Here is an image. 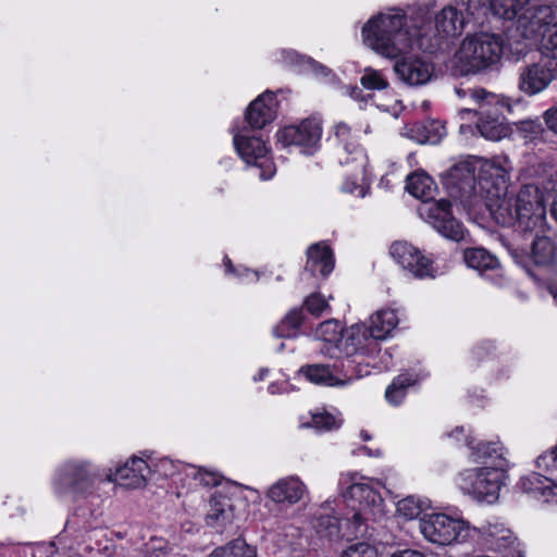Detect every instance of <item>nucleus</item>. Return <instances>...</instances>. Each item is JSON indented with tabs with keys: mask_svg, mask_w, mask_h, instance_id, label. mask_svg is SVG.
I'll use <instances>...</instances> for the list:
<instances>
[{
	"mask_svg": "<svg viewBox=\"0 0 557 557\" xmlns=\"http://www.w3.org/2000/svg\"><path fill=\"white\" fill-rule=\"evenodd\" d=\"M432 1L417 2L408 11L388 7L376 12L361 27L363 44L385 59H394L414 47L434 53L461 35L468 23L484 13L480 0H460L433 14Z\"/></svg>",
	"mask_w": 557,
	"mask_h": 557,
	"instance_id": "f257e3e1",
	"label": "nucleus"
},
{
	"mask_svg": "<svg viewBox=\"0 0 557 557\" xmlns=\"http://www.w3.org/2000/svg\"><path fill=\"white\" fill-rule=\"evenodd\" d=\"M459 186V198L469 209L483 203L492 218L503 226L517 225L523 233L543 231L546 226V195L543 187L523 185L513 196H508L509 160L496 157L481 160L478 182L468 168Z\"/></svg>",
	"mask_w": 557,
	"mask_h": 557,
	"instance_id": "f03ea898",
	"label": "nucleus"
},
{
	"mask_svg": "<svg viewBox=\"0 0 557 557\" xmlns=\"http://www.w3.org/2000/svg\"><path fill=\"white\" fill-rule=\"evenodd\" d=\"M338 485L346 510L339 508L335 499H327L314 512L312 520L315 534L329 542L355 535L367 520L384 515L379 480L346 472L341 474Z\"/></svg>",
	"mask_w": 557,
	"mask_h": 557,
	"instance_id": "7ed1b4c3",
	"label": "nucleus"
},
{
	"mask_svg": "<svg viewBox=\"0 0 557 557\" xmlns=\"http://www.w3.org/2000/svg\"><path fill=\"white\" fill-rule=\"evenodd\" d=\"M149 476V461L138 456H132L114 470L110 468L104 478L90 460L69 459L55 467L50 484L59 499L76 500L100 497V485L104 482H119L127 488H140L146 485Z\"/></svg>",
	"mask_w": 557,
	"mask_h": 557,
	"instance_id": "20e7f679",
	"label": "nucleus"
},
{
	"mask_svg": "<svg viewBox=\"0 0 557 557\" xmlns=\"http://www.w3.org/2000/svg\"><path fill=\"white\" fill-rule=\"evenodd\" d=\"M447 436L468 446L470 460L482 465L465 469L456 475L458 490L476 503L495 504L508 479L507 448L499 441L475 443L471 430L466 431L463 426H456Z\"/></svg>",
	"mask_w": 557,
	"mask_h": 557,
	"instance_id": "39448f33",
	"label": "nucleus"
},
{
	"mask_svg": "<svg viewBox=\"0 0 557 557\" xmlns=\"http://www.w3.org/2000/svg\"><path fill=\"white\" fill-rule=\"evenodd\" d=\"M406 189L410 195L423 201L418 212L434 230L444 237L456 242L463 238V225L453 216L450 202L443 199L430 202L435 196L436 185L429 174L421 171L409 175Z\"/></svg>",
	"mask_w": 557,
	"mask_h": 557,
	"instance_id": "423d86ee",
	"label": "nucleus"
},
{
	"mask_svg": "<svg viewBox=\"0 0 557 557\" xmlns=\"http://www.w3.org/2000/svg\"><path fill=\"white\" fill-rule=\"evenodd\" d=\"M518 41L536 46L541 54L557 65V4H540L519 16Z\"/></svg>",
	"mask_w": 557,
	"mask_h": 557,
	"instance_id": "0eeeda50",
	"label": "nucleus"
},
{
	"mask_svg": "<svg viewBox=\"0 0 557 557\" xmlns=\"http://www.w3.org/2000/svg\"><path fill=\"white\" fill-rule=\"evenodd\" d=\"M502 52L500 36L486 32L468 34L451 58V67L459 75L476 74L498 63Z\"/></svg>",
	"mask_w": 557,
	"mask_h": 557,
	"instance_id": "6e6552de",
	"label": "nucleus"
},
{
	"mask_svg": "<svg viewBox=\"0 0 557 557\" xmlns=\"http://www.w3.org/2000/svg\"><path fill=\"white\" fill-rule=\"evenodd\" d=\"M474 97L483 103L476 110H460L461 120H469L472 115H476L475 128L482 137L494 141L505 138L510 132L504 117L506 111H511L508 99L490 91H476Z\"/></svg>",
	"mask_w": 557,
	"mask_h": 557,
	"instance_id": "1a4fd4ad",
	"label": "nucleus"
},
{
	"mask_svg": "<svg viewBox=\"0 0 557 557\" xmlns=\"http://www.w3.org/2000/svg\"><path fill=\"white\" fill-rule=\"evenodd\" d=\"M539 471L521 475L516 488L536 500L557 504V443L535 459Z\"/></svg>",
	"mask_w": 557,
	"mask_h": 557,
	"instance_id": "9d476101",
	"label": "nucleus"
},
{
	"mask_svg": "<svg viewBox=\"0 0 557 557\" xmlns=\"http://www.w3.org/2000/svg\"><path fill=\"white\" fill-rule=\"evenodd\" d=\"M423 539L438 546H449L470 541L472 525L459 516L443 512L425 513L419 520Z\"/></svg>",
	"mask_w": 557,
	"mask_h": 557,
	"instance_id": "9b49d317",
	"label": "nucleus"
},
{
	"mask_svg": "<svg viewBox=\"0 0 557 557\" xmlns=\"http://www.w3.org/2000/svg\"><path fill=\"white\" fill-rule=\"evenodd\" d=\"M380 351V345L371 338L364 323H356L345 327L338 344V357L344 361L346 369L359 371L363 375L361 364L368 358L374 357Z\"/></svg>",
	"mask_w": 557,
	"mask_h": 557,
	"instance_id": "f8f14e48",
	"label": "nucleus"
},
{
	"mask_svg": "<svg viewBox=\"0 0 557 557\" xmlns=\"http://www.w3.org/2000/svg\"><path fill=\"white\" fill-rule=\"evenodd\" d=\"M233 143L239 157L258 171L260 180L267 181L274 176L276 169L269 158V149L265 141L257 136L250 128H233Z\"/></svg>",
	"mask_w": 557,
	"mask_h": 557,
	"instance_id": "ddd939ff",
	"label": "nucleus"
},
{
	"mask_svg": "<svg viewBox=\"0 0 557 557\" xmlns=\"http://www.w3.org/2000/svg\"><path fill=\"white\" fill-rule=\"evenodd\" d=\"M322 124L318 119H306L298 125H288L277 131L276 143L283 148H296L300 153L312 154L319 148Z\"/></svg>",
	"mask_w": 557,
	"mask_h": 557,
	"instance_id": "4468645a",
	"label": "nucleus"
},
{
	"mask_svg": "<svg viewBox=\"0 0 557 557\" xmlns=\"http://www.w3.org/2000/svg\"><path fill=\"white\" fill-rule=\"evenodd\" d=\"M404 54L405 52L393 59L396 60L393 69L397 78L409 87L424 86L430 83L435 74L434 63L423 55Z\"/></svg>",
	"mask_w": 557,
	"mask_h": 557,
	"instance_id": "2eb2a0df",
	"label": "nucleus"
},
{
	"mask_svg": "<svg viewBox=\"0 0 557 557\" xmlns=\"http://www.w3.org/2000/svg\"><path fill=\"white\" fill-rule=\"evenodd\" d=\"M472 529L470 540H476L491 550L505 552L515 548L518 544V539L512 530L499 519L486 520L480 527L472 525Z\"/></svg>",
	"mask_w": 557,
	"mask_h": 557,
	"instance_id": "dca6fc26",
	"label": "nucleus"
},
{
	"mask_svg": "<svg viewBox=\"0 0 557 557\" xmlns=\"http://www.w3.org/2000/svg\"><path fill=\"white\" fill-rule=\"evenodd\" d=\"M298 373L312 384L329 387L345 386L360 377L359 371L346 369L344 361L333 367L321 363L302 366Z\"/></svg>",
	"mask_w": 557,
	"mask_h": 557,
	"instance_id": "f3484780",
	"label": "nucleus"
},
{
	"mask_svg": "<svg viewBox=\"0 0 557 557\" xmlns=\"http://www.w3.org/2000/svg\"><path fill=\"white\" fill-rule=\"evenodd\" d=\"M393 259L417 278H434L437 274L432 261L407 242H396L391 246Z\"/></svg>",
	"mask_w": 557,
	"mask_h": 557,
	"instance_id": "a211bd4d",
	"label": "nucleus"
},
{
	"mask_svg": "<svg viewBox=\"0 0 557 557\" xmlns=\"http://www.w3.org/2000/svg\"><path fill=\"white\" fill-rule=\"evenodd\" d=\"M556 76V62L547 58L542 59L521 69L519 89L528 96H535L546 90Z\"/></svg>",
	"mask_w": 557,
	"mask_h": 557,
	"instance_id": "6ab92c4d",
	"label": "nucleus"
},
{
	"mask_svg": "<svg viewBox=\"0 0 557 557\" xmlns=\"http://www.w3.org/2000/svg\"><path fill=\"white\" fill-rule=\"evenodd\" d=\"M308 494V485L295 474L280 478L265 492V496L270 502L284 506H294Z\"/></svg>",
	"mask_w": 557,
	"mask_h": 557,
	"instance_id": "aec40b11",
	"label": "nucleus"
},
{
	"mask_svg": "<svg viewBox=\"0 0 557 557\" xmlns=\"http://www.w3.org/2000/svg\"><path fill=\"white\" fill-rule=\"evenodd\" d=\"M466 264L495 285L503 283V271L497 258L483 248H469L463 252Z\"/></svg>",
	"mask_w": 557,
	"mask_h": 557,
	"instance_id": "412c9836",
	"label": "nucleus"
},
{
	"mask_svg": "<svg viewBox=\"0 0 557 557\" xmlns=\"http://www.w3.org/2000/svg\"><path fill=\"white\" fill-rule=\"evenodd\" d=\"M277 112V100L273 92L265 91L255 99L246 111V121L253 129H260L274 121Z\"/></svg>",
	"mask_w": 557,
	"mask_h": 557,
	"instance_id": "4be33fe9",
	"label": "nucleus"
},
{
	"mask_svg": "<svg viewBox=\"0 0 557 557\" xmlns=\"http://www.w3.org/2000/svg\"><path fill=\"white\" fill-rule=\"evenodd\" d=\"M546 232L545 226L543 231L533 230L532 232L524 233L532 237L528 259L537 267H548L553 264L557 256L555 243Z\"/></svg>",
	"mask_w": 557,
	"mask_h": 557,
	"instance_id": "5701e85b",
	"label": "nucleus"
},
{
	"mask_svg": "<svg viewBox=\"0 0 557 557\" xmlns=\"http://www.w3.org/2000/svg\"><path fill=\"white\" fill-rule=\"evenodd\" d=\"M276 61L300 73H309L321 79H329L332 72L326 66L318 63L307 55L299 54L295 50L282 49L276 53Z\"/></svg>",
	"mask_w": 557,
	"mask_h": 557,
	"instance_id": "b1692460",
	"label": "nucleus"
},
{
	"mask_svg": "<svg viewBox=\"0 0 557 557\" xmlns=\"http://www.w3.org/2000/svg\"><path fill=\"white\" fill-rule=\"evenodd\" d=\"M344 327L336 319H329L321 322L312 333L314 341L321 343L320 354L327 358L338 357V344L342 338Z\"/></svg>",
	"mask_w": 557,
	"mask_h": 557,
	"instance_id": "393cba45",
	"label": "nucleus"
},
{
	"mask_svg": "<svg viewBox=\"0 0 557 557\" xmlns=\"http://www.w3.org/2000/svg\"><path fill=\"white\" fill-rule=\"evenodd\" d=\"M235 519L234 506L230 497L215 493L209 502L206 522L211 528H224Z\"/></svg>",
	"mask_w": 557,
	"mask_h": 557,
	"instance_id": "a878e982",
	"label": "nucleus"
},
{
	"mask_svg": "<svg viewBox=\"0 0 557 557\" xmlns=\"http://www.w3.org/2000/svg\"><path fill=\"white\" fill-rule=\"evenodd\" d=\"M334 134L347 154L345 160L339 158V163L347 164L351 161L364 169V165L368 163V157L363 149L354 140L350 127L346 123L339 122L334 127Z\"/></svg>",
	"mask_w": 557,
	"mask_h": 557,
	"instance_id": "bb28decb",
	"label": "nucleus"
},
{
	"mask_svg": "<svg viewBox=\"0 0 557 557\" xmlns=\"http://www.w3.org/2000/svg\"><path fill=\"white\" fill-rule=\"evenodd\" d=\"M306 271L312 275L327 276L334 269L333 253L329 246L314 244L307 251Z\"/></svg>",
	"mask_w": 557,
	"mask_h": 557,
	"instance_id": "cd10ccee",
	"label": "nucleus"
},
{
	"mask_svg": "<svg viewBox=\"0 0 557 557\" xmlns=\"http://www.w3.org/2000/svg\"><path fill=\"white\" fill-rule=\"evenodd\" d=\"M369 321L370 325L367 327L370 336L377 344L380 341L386 339L399 323L396 310L389 308L377 310L370 317Z\"/></svg>",
	"mask_w": 557,
	"mask_h": 557,
	"instance_id": "c85d7f7f",
	"label": "nucleus"
},
{
	"mask_svg": "<svg viewBox=\"0 0 557 557\" xmlns=\"http://www.w3.org/2000/svg\"><path fill=\"white\" fill-rule=\"evenodd\" d=\"M426 374L419 375L413 372L400 373L396 376L385 391V399L392 406H398L407 395V388L414 385Z\"/></svg>",
	"mask_w": 557,
	"mask_h": 557,
	"instance_id": "c756f323",
	"label": "nucleus"
},
{
	"mask_svg": "<svg viewBox=\"0 0 557 557\" xmlns=\"http://www.w3.org/2000/svg\"><path fill=\"white\" fill-rule=\"evenodd\" d=\"M431 507L432 503L429 498L409 495L396 503V516L406 521L420 519L421 513Z\"/></svg>",
	"mask_w": 557,
	"mask_h": 557,
	"instance_id": "7c9ffc66",
	"label": "nucleus"
},
{
	"mask_svg": "<svg viewBox=\"0 0 557 557\" xmlns=\"http://www.w3.org/2000/svg\"><path fill=\"white\" fill-rule=\"evenodd\" d=\"M530 2L531 0H490V8L492 13L500 18L508 21L516 18L517 25L519 16L532 8Z\"/></svg>",
	"mask_w": 557,
	"mask_h": 557,
	"instance_id": "2f4dec72",
	"label": "nucleus"
},
{
	"mask_svg": "<svg viewBox=\"0 0 557 557\" xmlns=\"http://www.w3.org/2000/svg\"><path fill=\"white\" fill-rule=\"evenodd\" d=\"M405 135L419 144L435 145L445 136V129L438 122H432L429 125L417 123L407 127Z\"/></svg>",
	"mask_w": 557,
	"mask_h": 557,
	"instance_id": "473e14b6",
	"label": "nucleus"
},
{
	"mask_svg": "<svg viewBox=\"0 0 557 557\" xmlns=\"http://www.w3.org/2000/svg\"><path fill=\"white\" fill-rule=\"evenodd\" d=\"M305 321L302 309L295 308L287 312L281 322L274 327L273 333L281 338H295L298 336L299 327Z\"/></svg>",
	"mask_w": 557,
	"mask_h": 557,
	"instance_id": "72a5a7b5",
	"label": "nucleus"
},
{
	"mask_svg": "<svg viewBox=\"0 0 557 557\" xmlns=\"http://www.w3.org/2000/svg\"><path fill=\"white\" fill-rule=\"evenodd\" d=\"M305 321L302 309L295 308L287 312L281 322L274 327L273 333L281 338H295L298 336L299 327Z\"/></svg>",
	"mask_w": 557,
	"mask_h": 557,
	"instance_id": "f704fd0d",
	"label": "nucleus"
},
{
	"mask_svg": "<svg viewBox=\"0 0 557 557\" xmlns=\"http://www.w3.org/2000/svg\"><path fill=\"white\" fill-rule=\"evenodd\" d=\"M209 557H257V550L243 540H235L227 545L216 548Z\"/></svg>",
	"mask_w": 557,
	"mask_h": 557,
	"instance_id": "c9c22d12",
	"label": "nucleus"
},
{
	"mask_svg": "<svg viewBox=\"0 0 557 557\" xmlns=\"http://www.w3.org/2000/svg\"><path fill=\"white\" fill-rule=\"evenodd\" d=\"M311 420L302 422L306 428H314L318 431H331L341 425V420L324 409H317L310 413Z\"/></svg>",
	"mask_w": 557,
	"mask_h": 557,
	"instance_id": "e433bc0d",
	"label": "nucleus"
},
{
	"mask_svg": "<svg viewBox=\"0 0 557 557\" xmlns=\"http://www.w3.org/2000/svg\"><path fill=\"white\" fill-rule=\"evenodd\" d=\"M372 103L381 111L389 113L392 116L397 117L404 110L401 101L389 91L380 95H373Z\"/></svg>",
	"mask_w": 557,
	"mask_h": 557,
	"instance_id": "4c0bfd02",
	"label": "nucleus"
},
{
	"mask_svg": "<svg viewBox=\"0 0 557 557\" xmlns=\"http://www.w3.org/2000/svg\"><path fill=\"white\" fill-rule=\"evenodd\" d=\"M359 168V165L357 164ZM368 163L364 165V169L360 166L362 178L361 183H358L357 177L356 178H346L344 183L342 184V191L346 194H351L357 197L363 198L368 194L370 189V181L368 177V170H367Z\"/></svg>",
	"mask_w": 557,
	"mask_h": 557,
	"instance_id": "58836bf2",
	"label": "nucleus"
},
{
	"mask_svg": "<svg viewBox=\"0 0 557 557\" xmlns=\"http://www.w3.org/2000/svg\"><path fill=\"white\" fill-rule=\"evenodd\" d=\"M360 83L368 90H385L388 87V81L383 72L372 67L363 70Z\"/></svg>",
	"mask_w": 557,
	"mask_h": 557,
	"instance_id": "ea45409f",
	"label": "nucleus"
},
{
	"mask_svg": "<svg viewBox=\"0 0 557 557\" xmlns=\"http://www.w3.org/2000/svg\"><path fill=\"white\" fill-rule=\"evenodd\" d=\"M147 460L150 463V475L156 474L160 478H170L175 474L178 468V466L169 458L153 459L147 457Z\"/></svg>",
	"mask_w": 557,
	"mask_h": 557,
	"instance_id": "a19ab883",
	"label": "nucleus"
},
{
	"mask_svg": "<svg viewBox=\"0 0 557 557\" xmlns=\"http://www.w3.org/2000/svg\"><path fill=\"white\" fill-rule=\"evenodd\" d=\"M341 557H377V550L369 543L358 542L344 549Z\"/></svg>",
	"mask_w": 557,
	"mask_h": 557,
	"instance_id": "79ce46f5",
	"label": "nucleus"
},
{
	"mask_svg": "<svg viewBox=\"0 0 557 557\" xmlns=\"http://www.w3.org/2000/svg\"><path fill=\"white\" fill-rule=\"evenodd\" d=\"M304 305L308 312L315 317L331 311L327 300H325V298L319 293H314L307 297Z\"/></svg>",
	"mask_w": 557,
	"mask_h": 557,
	"instance_id": "37998d69",
	"label": "nucleus"
},
{
	"mask_svg": "<svg viewBox=\"0 0 557 557\" xmlns=\"http://www.w3.org/2000/svg\"><path fill=\"white\" fill-rule=\"evenodd\" d=\"M189 475H193L200 484L205 486H215L221 481V475L203 468L189 467Z\"/></svg>",
	"mask_w": 557,
	"mask_h": 557,
	"instance_id": "c03bdc74",
	"label": "nucleus"
},
{
	"mask_svg": "<svg viewBox=\"0 0 557 557\" xmlns=\"http://www.w3.org/2000/svg\"><path fill=\"white\" fill-rule=\"evenodd\" d=\"M225 272L227 274H233L240 282L252 283L258 281V273L251 271L249 269H234L231 260L228 258L224 259Z\"/></svg>",
	"mask_w": 557,
	"mask_h": 557,
	"instance_id": "a18cd8bd",
	"label": "nucleus"
},
{
	"mask_svg": "<svg viewBox=\"0 0 557 557\" xmlns=\"http://www.w3.org/2000/svg\"><path fill=\"white\" fill-rule=\"evenodd\" d=\"M346 94L352 100L358 102L361 108H362V106L367 107V104L369 102H372V98H373V95H364L363 90L358 86H347Z\"/></svg>",
	"mask_w": 557,
	"mask_h": 557,
	"instance_id": "49530a36",
	"label": "nucleus"
},
{
	"mask_svg": "<svg viewBox=\"0 0 557 557\" xmlns=\"http://www.w3.org/2000/svg\"><path fill=\"white\" fill-rule=\"evenodd\" d=\"M457 96L461 99H470L471 101H473L478 108L483 103V101L476 99L474 97V94H476V91H486L485 89L483 88H480V87H475V88H467V89H463V88H456L455 89Z\"/></svg>",
	"mask_w": 557,
	"mask_h": 557,
	"instance_id": "de8ad7c7",
	"label": "nucleus"
},
{
	"mask_svg": "<svg viewBox=\"0 0 557 557\" xmlns=\"http://www.w3.org/2000/svg\"><path fill=\"white\" fill-rule=\"evenodd\" d=\"M400 182V175H397L395 172L386 173L383 175L379 182V187L389 190L392 189L396 184Z\"/></svg>",
	"mask_w": 557,
	"mask_h": 557,
	"instance_id": "09e8293b",
	"label": "nucleus"
},
{
	"mask_svg": "<svg viewBox=\"0 0 557 557\" xmlns=\"http://www.w3.org/2000/svg\"><path fill=\"white\" fill-rule=\"evenodd\" d=\"M544 122L549 131L557 133V108H550L543 114Z\"/></svg>",
	"mask_w": 557,
	"mask_h": 557,
	"instance_id": "8fccbe9b",
	"label": "nucleus"
},
{
	"mask_svg": "<svg viewBox=\"0 0 557 557\" xmlns=\"http://www.w3.org/2000/svg\"><path fill=\"white\" fill-rule=\"evenodd\" d=\"M148 552L146 557H164L163 546L161 541H152L148 544Z\"/></svg>",
	"mask_w": 557,
	"mask_h": 557,
	"instance_id": "3c124183",
	"label": "nucleus"
},
{
	"mask_svg": "<svg viewBox=\"0 0 557 557\" xmlns=\"http://www.w3.org/2000/svg\"><path fill=\"white\" fill-rule=\"evenodd\" d=\"M268 391L272 395L288 393L289 384L287 382H273L268 386Z\"/></svg>",
	"mask_w": 557,
	"mask_h": 557,
	"instance_id": "603ef678",
	"label": "nucleus"
},
{
	"mask_svg": "<svg viewBox=\"0 0 557 557\" xmlns=\"http://www.w3.org/2000/svg\"><path fill=\"white\" fill-rule=\"evenodd\" d=\"M520 129L523 132H531L533 134H539L541 132V124L536 121H522L520 122Z\"/></svg>",
	"mask_w": 557,
	"mask_h": 557,
	"instance_id": "864d4df0",
	"label": "nucleus"
},
{
	"mask_svg": "<svg viewBox=\"0 0 557 557\" xmlns=\"http://www.w3.org/2000/svg\"><path fill=\"white\" fill-rule=\"evenodd\" d=\"M389 557H425V555L417 549H403L393 553Z\"/></svg>",
	"mask_w": 557,
	"mask_h": 557,
	"instance_id": "5fc2aeb1",
	"label": "nucleus"
},
{
	"mask_svg": "<svg viewBox=\"0 0 557 557\" xmlns=\"http://www.w3.org/2000/svg\"><path fill=\"white\" fill-rule=\"evenodd\" d=\"M557 186V172L543 185V188L548 194L554 191Z\"/></svg>",
	"mask_w": 557,
	"mask_h": 557,
	"instance_id": "6e6d98bb",
	"label": "nucleus"
},
{
	"mask_svg": "<svg viewBox=\"0 0 557 557\" xmlns=\"http://www.w3.org/2000/svg\"><path fill=\"white\" fill-rule=\"evenodd\" d=\"M269 372L270 370L268 368L260 369L259 372L253 376V381L258 382L264 380L268 376Z\"/></svg>",
	"mask_w": 557,
	"mask_h": 557,
	"instance_id": "4d7b16f0",
	"label": "nucleus"
},
{
	"mask_svg": "<svg viewBox=\"0 0 557 557\" xmlns=\"http://www.w3.org/2000/svg\"><path fill=\"white\" fill-rule=\"evenodd\" d=\"M459 132L462 135H467L468 133H472V127L470 125H467V124H461L460 127H459Z\"/></svg>",
	"mask_w": 557,
	"mask_h": 557,
	"instance_id": "13d9d810",
	"label": "nucleus"
},
{
	"mask_svg": "<svg viewBox=\"0 0 557 557\" xmlns=\"http://www.w3.org/2000/svg\"><path fill=\"white\" fill-rule=\"evenodd\" d=\"M552 215L557 221V198L553 201V205H552Z\"/></svg>",
	"mask_w": 557,
	"mask_h": 557,
	"instance_id": "bf43d9fd",
	"label": "nucleus"
},
{
	"mask_svg": "<svg viewBox=\"0 0 557 557\" xmlns=\"http://www.w3.org/2000/svg\"><path fill=\"white\" fill-rule=\"evenodd\" d=\"M462 170H463V168H461V166H460V168H456V169L454 170V172H453V174H451V175H453L454 177H457V176H458V173H459V172H461Z\"/></svg>",
	"mask_w": 557,
	"mask_h": 557,
	"instance_id": "052dcab7",
	"label": "nucleus"
},
{
	"mask_svg": "<svg viewBox=\"0 0 557 557\" xmlns=\"http://www.w3.org/2000/svg\"><path fill=\"white\" fill-rule=\"evenodd\" d=\"M361 437L363 441H369L371 438V436L366 432H361Z\"/></svg>",
	"mask_w": 557,
	"mask_h": 557,
	"instance_id": "680f3d73",
	"label": "nucleus"
},
{
	"mask_svg": "<svg viewBox=\"0 0 557 557\" xmlns=\"http://www.w3.org/2000/svg\"><path fill=\"white\" fill-rule=\"evenodd\" d=\"M248 491H249L250 493L255 494L256 498H258V497H259V494H258V492H257V491H255V490H250V488H249Z\"/></svg>",
	"mask_w": 557,
	"mask_h": 557,
	"instance_id": "e2e57ef3",
	"label": "nucleus"
},
{
	"mask_svg": "<svg viewBox=\"0 0 557 557\" xmlns=\"http://www.w3.org/2000/svg\"><path fill=\"white\" fill-rule=\"evenodd\" d=\"M362 450H363L364 453H367L368 455H370V449H368L367 447H362Z\"/></svg>",
	"mask_w": 557,
	"mask_h": 557,
	"instance_id": "0e129e2a",
	"label": "nucleus"
},
{
	"mask_svg": "<svg viewBox=\"0 0 557 557\" xmlns=\"http://www.w3.org/2000/svg\"><path fill=\"white\" fill-rule=\"evenodd\" d=\"M370 132H371V131H370V126H369V125H367V127H366V129H364V133H366V134H368V133H370Z\"/></svg>",
	"mask_w": 557,
	"mask_h": 557,
	"instance_id": "69168bd1",
	"label": "nucleus"
},
{
	"mask_svg": "<svg viewBox=\"0 0 557 557\" xmlns=\"http://www.w3.org/2000/svg\"><path fill=\"white\" fill-rule=\"evenodd\" d=\"M554 299H555V301H556V304H557V290H556V292H554Z\"/></svg>",
	"mask_w": 557,
	"mask_h": 557,
	"instance_id": "338daca9",
	"label": "nucleus"
},
{
	"mask_svg": "<svg viewBox=\"0 0 557 557\" xmlns=\"http://www.w3.org/2000/svg\"><path fill=\"white\" fill-rule=\"evenodd\" d=\"M518 263H522L523 267H527V263H523L522 261H517Z\"/></svg>",
	"mask_w": 557,
	"mask_h": 557,
	"instance_id": "774afa93",
	"label": "nucleus"
}]
</instances>
